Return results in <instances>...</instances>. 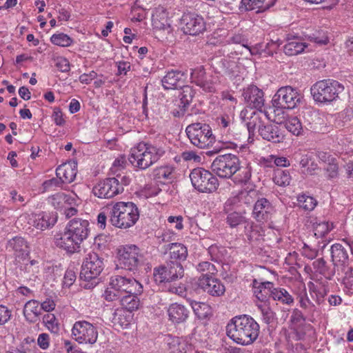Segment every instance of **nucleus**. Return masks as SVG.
<instances>
[{
    "label": "nucleus",
    "instance_id": "1",
    "mask_svg": "<svg viewBox=\"0 0 353 353\" xmlns=\"http://www.w3.org/2000/svg\"><path fill=\"white\" fill-rule=\"evenodd\" d=\"M226 334L235 343L248 345L258 338L259 325L252 317L241 315L229 321L226 326Z\"/></svg>",
    "mask_w": 353,
    "mask_h": 353
},
{
    "label": "nucleus",
    "instance_id": "2",
    "mask_svg": "<svg viewBox=\"0 0 353 353\" xmlns=\"http://www.w3.org/2000/svg\"><path fill=\"white\" fill-rule=\"evenodd\" d=\"M112 225L127 229L133 226L139 218L138 207L132 202H117L107 209Z\"/></svg>",
    "mask_w": 353,
    "mask_h": 353
},
{
    "label": "nucleus",
    "instance_id": "3",
    "mask_svg": "<svg viewBox=\"0 0 353 353\" xmlns=\"http://www.w3.org/2000/svg\"><path fill=\"white\" fill-rule=\"evenodd\" d=\"M164 153V150L161 147L140 142L131 148L128 160L134 167L145 170L157 162Z\"/></svg>",
    "mask_w": 353,
    "mask_h": 353
},
{
    "label": "nucleus",
    "instance_id": "4",
    "mask_svg": "<svg viewBox=\"0 0 353 353\" xmlns=\"http://www.w3.org/2000/svg\"><path fill=\"white\" fill-rule=\"evenodd\" d=\"M142 292L143 285L134 278L115 275L111 276L103 297L108 301H113L126 294H141Z\"/></svg>",
    "mask_w": 353,
    "mask_h": 353
},
{
    "label": "nucleus",
    "instance_id": "5",
    "mask_svg": "<svg viewBox=\"0 0 353 353\" xmlns=\"http://www.w3.org/2000/svg\"><path fill=\"white\" fill-rule=\"evenodd\" d=\"M130 181L127 175L117 174L116 177L106 178L94 185L92 193L99 199H109L121 194Z\"/></svg>",
    "mask_w": 353,
    "mask_h": 353
},
{
    "label": "nucleus",
    "instance_id": "6",
    "mask_svg": "<svg viewBox=\"0 0 353 353\" xmlns=\"http://www.w3.org/2000/svg\"><path fill=\"white\" fill-rule=\"evenodd\" d=\"M104 268L103 259L97 253H88L83 260L80 272V279L88 283L84 285L85 288H92L99 283L98 276Z\"/></svg>",
    "mask_w": 353,
    "mask_h": 353
},
{
    "label": "nucleus",
    "instance_id": "7",
    "mask_svg": "<svg viewBox=\"0 0 353 353\" xmlns=\"http://www.w3.org/2000/svg\"><path fill=\"white\" fill-rule=\"evenodd\" d=\"M310 90L316 101L332 102L344 90V86L337 81L328 79L317 81Z\"/></svg>",
    "mask_w": 353,
    "mask_h": 353
},
{
    "label": "nucleus",
    "instance_id": "8",
    "mask_svg": "<svg viewBox=\"0 0 353 353\" xmlns=\"http://www.w3.org/2000/svg\"><path fill=\"white\" fill-rule=\"evenodd\" d=\"M190 142L199 148H207L214 143L215 137L211 128L205 123H195L189 125L185 130Z\"/></svg>",
    "mask_w": 353,
    "mask_h": 353
},
{
    "label": "nucleus",
    "instance_id": "9",
    "mask_svg": "<svg viewBox=\"0 0 353 353\" xmlns=\"http://www.w3.org/2000/svg\"><path fill=\"white\" fill-rule=\"evenodd\" d=\"M303 97L298 89L292 86L280 88L272 99V105L277 110H292L296 108L302 101Z\"/></svg>",
    "mask_w": 353,
    "mask_h": 353
},
{
    "label": "nucleus",
    "instance_id": "10",
    "mask_svg": "<svg viewBox=\"0 0 353 353\" xmlns=\"http://www.w3.org/2000/svg\"><path fill=\"white\" fill-rule=\"evenodd\" d=\"M212 170L221 178H230L240 169V159L230 153L219 155L211 165Z\"/></svg>",
    "mask_w": 353,
    "mask_h": 353
},
{
    "label": "nucleus",
    "instance_id": "11",
    "mask_svg": "<svg viewBox=\"0 0 353 353\" xmlns=\"http://www.w3.org/2000/svg\"><path fill=\"white\" fill-rule=\"evenodd\" d=\"M190 178L194 188L201 192H213L219 187L217 178L203 168L193 169Z\"/></svg>",
    "mask_w": 353,
    "mask_h": 353
},
{
    "label": "nucleus",
    "instance_id": "12",
    "mask_svg": "<svg viewBox=\"0 0 353 353\" xmlns=\"http://www.w3.org/2000/svg\"><path fill=\"white\" fill-rule=\"evenodd\" d=\"M72 336L79 344H94L98 338L97 327L87 321H76L72 328Z\"/></svg>",
    "mask_w": 353,
    "mask_h": 353
},
{
    "label": "nucleus",
    "instance_id": "13",
    "mask_svg": "<svg viewBox=\"0 0 353 353\" xmlns=\"http://www.w3.org/2000/svg\"><path fill=\"white\" fill-rule=\"evenodd\" d=\"M184 270L179 261H170L154 268V279L156 283H170L183 276Z\"/></svg>",
    "mask_w": 353,
    "mask_h": 353
},
{
    "label": "nucleus",
    "instance_id": "14",
    "mask_svg": "<svg viewBox=\"0 0 353 353\" xmlns=\"http://www.w3.org/2000/svg\"><path fill=\"white\" fill-rule=\"evenodd\" d=\"M119 261L122 268L134 271L141 263H143V256L137 246L134 245H125L120 251Z\"/></svg>",
    "mask_w": 353,
    "mask_h": 353
},
{
    "label": "nucleus",
    "instance_id": "15",
    "mask_svg": "<svg viewBox=\"0 0 353 353\" xmlns=\"http://www.w3.org/2000/svg\"><path fill=\"white\" fill-rule=\"evenodd\" d=\"M6 248L14 258V265L28 261L30 248L28 243L23 237L14 236L10 239L6 243Z\"/></svg>",
    "mask_w": 353,
    "mask_h": 353
},
{
    "label": "nucleus",
    "instance_id": "16",
    "mask_svg": "<svg viewBox=\"0 0 353 353\" xmlns=\"http://www.w3.org/2000/svg\"><path fill=\"white\" fill-rule=\"evenodd\" d=\"M181 28L185 34L197 35L205 30L203 18L195 12H185L181 19Z\"/></svg>",
    "mask_w": 353,
    "mask_h": 353
},
{
    "label": "nucleus",
    "instance_id": "17",
    "mask_svg": "<svg viewBox=\"0 0 353 353\" xmlns=\"http://www.w3.org/2000/svg\"><path fill=\"white\" fill-rule=\"evenodd\" d=\"M257 196L258 193L255 190H243L236 196L226 201L224 205V211L232 210L234 208L241 207L243 204L250 205L256 201Z\"/></svg>",
    "mask_w": 353,
    "mask_h": 353
},
{
    "label": "nucleus",
    "instance_id": "18",
    "mask_svg": "<svg viewBox=\"0 0 353 353\" xmlns=\"http://www.w3.org/2000/svg\"><path fill=\"white\" fill-rule=\"evenodd\" d=\"M197 284L203 291L213 296H221L225 292V288L221 281L212 276H200Z\"/></svg>",
    "mask_w": 353,
    "mask_h": 353
},
{
    "label": "nucleus",
    "instance_id": "19",
    "mask_svg": "<svg viewBox=\"0 0 353 353\" xmlns=\"http://www.w3.org/2000/svg\"><path fill=\"white\" fill-rule=\"evenodd\" d=\"M243 96L248 105L262 112L264 106L263 92L256 85H250L244 90Z\"/></svg>",
    "mask_w": 353,
    "mask_h": 353
},
{
    "label": "nucleus",
    "instance_id": "20",
    "mask_svg": "<svg viewBox=\"0 0 353 353\" xmlns=\"http://www.w3.org/2000/svg\"><path fill=\"white\" fill-rule=\"evenodd\" d=\"M55 243L57 247L68 252L74 253L79 250L81 242L74 238V235H72V233L65 228L63 233L56 236Z\"/></svg>",
    "mask_w": 353,
    "mask_h": 353
},
{
    "label": "nucleus",
    "instance_id": "21",
    "mask_svg": "<svg viewBox=\"0 0 353 353\" xmlns=\"http://www.w3.org/2000/svg\"><path fill=\"white\" fill-rule=\"evenodd\" d=\"M186 78L185 72L172 70L168 71L162 79V85L165 90L178 89L183 86Z\"/></svg>",
    "mask_w": 353,
    "mask_h": 353
},
{
    "label": "nucleus",
    "instance_id": "22",
    "mask_svg": "<svg viewBox=\"0 0 353 353\" xmlns=\"http://www.w3.org/2000/svg\"><path fill=\"white\" fill-rule=\"evenodd\" d=\"M89 222L87 220L74 219L66 226V229L74 235V238L82 243L88 236L90 232Z\"/></svg>",
    "mask_w": 353,
    "mask_h": 353
},
{
    "label": "nucleus",
    "instance_id": "23",
    "mask_svg": "<svg viewBox=\"0 0 353 353\" xmlns=\"http://www.w3.org/2000/svg\"><path fill=\"white\" fill-rule=\"evenodd\" d=\"M258 130L263 139L274 143H281L285 139L283 132L276 125H259Z\"/></svg>",
    "mask_w": 353,
    "mask_h": 353
},
{
    "label": "nucleus",
    "instance_id": "24",
    "mask_svg": "<svg viewBox=\"0 0 353 353\" xmlns=\"http://www.w3.org/2000/svg\"><path fill=\"white\" fill-rule=\"evenodd\" d=\"M331 256L333 265H349L352 261L349 259L348 246H343L341 243H335L331 246Z\"/></svg>",
    "mask_w": 353,
    "mask_h": 353
},
{
    "label": "nucleus",
    "instance_id": "25",
    "mask_svg": "<svg viewBox=\"0 0 353 353\" xmlns=\"http://www.w3.org/2000/svg\"><path fill=\"white\" fill-rule=\"evenodd\" d=\"M48 201L55 209L62 210L63 208H66L68 205H75L77 196H72L64 192H58L49 196Z\"/></svg>",
    "mask_w": 353,
    "mask_h": 353
},
{
    "label": "nucleus",
    "instance_id": "26",
    "mask_svg": "<svg viewBox=\"0 0 353 353\" xmlns=\"http://www.w3.org/2000/svg\"><path fill=\"white\" fill-rule=\"evenodd\" d=\"M272 210L273 207L268 199H257L253 209L254 217L259 222L267 221Z\"/></svg>",
    "mask_w": 353,
    "mask_h": 353
},
{
    "label": "nucleus",
    "instance_id": "27",
    "mask_svg": "<svg viewBox=\"0 0 353 353\" xmlns=\"http://www.w3.org/2000/svg\"><path fill=\"white\" fill-rule=\"evenodd\" d=\"M77 166L74 163H65L60 165L56 169V175L61 178L63 183H70L76 178Z\"/></svg>",
    "mask_w": 353,
    "mask_h": 353
},
{
    "label": "nucleus",
    "instance_id": "28",
    "mask_svg": "<svg viewBox=\"0 0 353 353\" xmlns=\"http://www.w3.org/2000/svg\"><path fill=\"white\" fill-rule=\"evenodd\" d=\"M191 79L193 83L205 92H213L215 91L214 83L211 79H208L205 77V72L203 69L194 70L191 73Z\"/></svg>",
    "mask_w": 353,
    "mask_h": 353
},
{
    "label": "nucleus",
    "instance_id": "29",
    "mask_svg": "<svg viewBox=\"0 0 353 353\" xmlns=\"http://www.w3.org/2000/svg\"><path fill=\"white\" fill-rule=\"evenodd\" d=\"M273 283L270 281L259 282L254 279L252 282L253 292L256 299L261 302H265L271 293L273 288Z\"/></svg>",
    "mask_w": 353,
    "mask_h": 353
},
{
    "label": "nucleus",
    "instance_id": "30",
    "mask_svg": "<svg viewBox=\"0 0 353 353\" xmlns=\"http://www.w3.org/2000/svg\"><path fill=\"white\" fill-rule=\"evenodd\" d=\"M152 26L154 29L167 30L168 34L171 33V27L168 23V14L163 8H159L155 11L152 17Z\"/></svg>",
    "mask_w": 353,
    "mask_h": 353
},
{
    "label": "nucleus",
    "instance_id": "31",
    "mask_svg": "<svg viewBox=\"0 0 353 353\" xmlns=\"http://www.w3.org/2000/svg\"><path fill=\"white\" fill-rule=\"evenodd\" d=\"M33 225L41 230H46L57 222V216L56 214H50L49 213H40L32 216Z\"/></svg>",
    "mask_w": 353,
    "mask_h": 353
},
{
    "label": "nucleus",
    "instance_id": "32",
    "mask_svg": "<svg viewBox=\"0 0 353 353\" xmlns=\"http://www.w3.org/2000/svg\"><path fill=\"white\" fill-rule=\"evenodd\" d=\"M40 303L36 300H30L24 305L23 314L26 319L30 323L37 322L41 315Z\"/></svg>",
    "mask_w": 353,
    "mask_h": 353
},
{
    "label": "nucleus",
    "instance_id": "33",
    "mask_svg": "<svg viewBox=\"0 0 353 353\" xmlns=\"http://www.w3.org/2000/svg\"><path fill=\"white\" fill-rule=\"evenodd\" d=\"M169 350L172 353H185L190 347L185 339L168 335L165 337Z\"/></svg>",
    "mask_w": 353,
    "mask_h": 353
},
{
    "label": "nucleus",
    "instance_id": "34",
    "mask_svg": "<svg viewBox=\"0 0 353 353\" xmlns=\"http://www.w3.org/2000/svg\"><path fill=\"white\" fill-rule=\"evenodd\" d=\"M165 253L169 251L170 257L173 261H184L188 256V250L181 243H171L164 246Z\"/></svg>",
    "mask_w": 353,
    "mask_h": 353
},
{
    "label": "nucleus",
    "instance_id": "35",
    "mask_svg": "<svg viewBox=\"0 0 353 353\" xmlns=\"http://www.w3.org/2000/svg\"><path fill=\"white\" fill-rule=\"evenodd\" d=\"M170 319L175 323H179L187 319L189 312L182 305L173 303L170 305L168 310Z\"/></svg>",
    "mask_w": 353,
    "mask_h": 353
},
{
    "label": "nucleus",
    "instance_id": "36",
    "mask_svg": "<svg viewBox=\"0 0 353 353\" xmlns=\"http://www.w3.org/2000/svg\"><path fill=\"white\" fill-rule=\"evenodd\" d=\"M181 88L182 89V92L179 95V106H181L182 109L181 110V111L174 112V115L175 117H180L181 115H183L184 114L185 108L189 105L190 103L192 101L194 94L192 88L188 85H185L184 84L183 86L181 87Z\"/></svg>",
    "mask_w": 353,
    "mask_h": 353
},
{
    "label": "nucleus",
    "instance_id": "37",
    "mask_svg": "<svg viewBox=\"0 0 353 353\" xmlns=\"http://www.w3.org/2000/svg\"><path fill=\"white\" fill-rule=\"evenodd\" d=\"M139 294H126L121 296L119 300L121 308H124L127 312H132L137 310L139 306L140 301L138 298Z\"/></svg>",
    "mask_w": 353,
    "mask_h": 353
},
{
    "label": "nucleus",
    "instance_id": "38",
    "mask_svg": "<svg viewBox=\"0 0 353 353\" xmlns=\"http://www.w3.org/2000/svg\"><path fill=\"white\" fill-rule=\"evenodd\" d=\"M312 265L316 272L323 275L327 279H332L335 274L334 268H331L329 267L327 265L326 261L323 258L315 260L313 262Z\"/></svg>",
    "mask_w": 353,
    "mask_h": 353
},
{
    "label": "nucleus",
    "instance_id": "39",
    "mask_svg": "<svg viewBox=\"0 0 353 353\" xmlns=\"http://www.w3.org/2000/svg\"><path fill=\"white\" fill-rule=\"evenodd\" d=\"M271 297L274 300L283 304L291 305L294 303L293 297L284 288H274L271 290Z\"/></svg>",
    "mask_w": 353,
    "mask_h": 353
},
{
    "label": "nucleus",
    "instance_id": "40",
    "mask_svg": "<svg viewBox=\"0 0 353 353\" xmlns=\"http://www.w3.org/2000/svg\"><path fill=\"white\" fill-rule=\"evenodd\" d=\"M307 47L305 43L301 42L298 39L289 41L284 46V52L288 56L296 55L303 52Z\"/></svg>",
    "mask_w": 353,
    "mask_h": 353
},
{
    "label": "nucleus",
    "instance_id": "41",
    "mask_svg": "<svg viewBox=\"0 0 353 353\" xmlns=\"http://www.w3.org/2000/svg\"><path fill=\"white\" fill-rule=\"evenodd\" d=\"M262 315V321L267 325L274 324L276 322V313L265 303L256 305Z\"/></svg>",
    "mask_w": 353,
    "mask_h": 353
},
{
    "label": "nucleus",
    "instance_id": "42",
    "mask_svg": "<svg viewBox=\"0 0 353 353\" xmlns=\"http://www.w3.org/2000/svg\"><path fill=\"white\" fill-rule=\"evenodd\" d=\"M127 312L124 308H117L112 313L110 319L114 326L125 327L128 325L129 321L126 316Z\"/></svg>",
    "mask_w": 353,
    "mask_h": 353
},
{
    "label": "nucleus",
    "instance_id": "43",
    "mask_svg": "<svg viewBox=\"0 0 353 353\" xmlns=\"http://www.w3.org/2000/svg\"><path fill=\"white\" fill-rule=\"evenodd\" d=\"M189 302L195 315L199 319H204L208 316L210 312V307L208 305L193 300H189Z\"/></svg>",
    "mask_w": 353,
    "mask_h": 353
},
{
    "label": "nucleus",
    "instance_id": "44",
    "mask_svg": "<svg viewBox=\"0 0 353 353\" xmlns=\"http://www.w3.org/2000/svg\"><path fill=\"white\" fill-rule=\"evenodd\" d=\"M285 128L294 135L299 136L303 132V126L296 117L290 118L285 123Z\"/></svg>",
    "mask_w": 353,
    "mask_h": 353
},
{
    "label": "nucleus",
    "instance_id": "45",
    "mask_svg": "<svg viewBox=\"0 0 353 353\" xmlns=\"http://www.w3.org/2000/svg\"><path fill=\"white\" fill-rule=\"evenodd\" d=\"M273 180L278 185L286 186L290 184L291 176L289 171L278 168L274 170Z\"/></svg>",
    "mask_w": 353,
    "mask_h": 353
},
{
    "label": "nucleus",
    "instance_id": "46",
    "mask_svg": "<svg viewBox=\"0 0 353 353\" xmlns=\"http://www.w3.org/2000/svg\"><path fill=\"white\" fill-rule=\"evenodd\" d=\"M196 269L201 272V276L210 277L214 275L217 270L215 265L208 261H203L198 264Z\"/></svg>",
    "mask_w": 353,
    "mask_h": 353
},
{
    "label": "nucleus",
    "instance_id": "47",
    "mask_svg": "<svg viewBox=\"0 0 353 353\" xmlns=\"http://www.w3.org/2000/svg\"><path fill=\"white\" fill-rule=\"evenodd\" d=\"M43 323L52 333L57 334L59 332L58 321L53 314H45L43 317Z\"/></svg>",
    "mask_w": 353,
    "mask_h": 353
},
{
    "label": "nucleus",
    "instance_id": "48",
    "mask_svg": "<svg viewBox=\"0 0 353 353\" xmlns=\"http://www.w3.org/2000/svg\"><path fill=\"white\" fill-rule=\"evenodd\" d=\"M297 201L301 208L308 211L314 210L317 203L313 197L305 194L299 196Z\"/></svg>",
    "mask_w": 353,
    "mask_h": 353
},
{
    "label": "nucleus",
    "instance_id": "49",
    "mask_svg": "<svg viewBox=\"0 0 353 353\" xmlns=\"http://www.w3.org/2000/svg\"><path fill=\"white\" fill-rule=\"evenodd\" d=\"M225 211L228 213L226 223L231 228H236L245 221V217L239 212Z\"/></svg>",
    "mask_w": 353,
    "mask_h": 353
},
{
    "label": "nucleus",
    "instance_id": "50",
    "mask_svg": "<svg viewBox=\"0 0 353 353\" xmlns=\"http://www.w3.org/2000/svg\"><path fill=\"white\" fill-rule=\"evenodd\" d=\"M50 41L52 43L62 47L70 46L72 43V39L63 33L53 34Z\"/></svg>",
    "mask_w": 353,
    "mask_h": 353
},
{
    "label": "nucleus",
    "instance_id": "51",
    "mask_svg": "<svg viewBox=\"0 0 353 353\" xmlns=\"http://www.w3.org/2000/svg\"><path fill=\"white\" fill-rule=\"evenodd\" d=\"M238 174L234 177V182L238 183H246L251 177V169L249 167H241L237 171Z\"/></svg>",
    "mask_w": 353,
    "mask_h": 353
},
{
    "label": "nucleus",
    "instance_id": "52",
    "mask_svg": "<svg viewBox=\"0 0 353 353\" xmlns=\"http://www.w3.org/2000/svg\"><path fill=\"white\" fill-rule=\"evenodd\" d=\"M38 264L37 261L31 260L28 263L22 262L21 263H19L16 265L17 268H19L21 271H23L24 273H29L32 274H34L39 271L38 266L36 265Z\"/></svg>",
    "mask_w": 353,
    "mask_h": 353
},
{
    "label": "nucleus",
    "instance_id": "53",
    "mask_svg": "<svg viewBox=\"0 0 353 353\" xmlns=\"http://www.w3.org/2000/svg\"><path fill=\"white\" fill-rule=\"evenodd\" d=\"M309 38L311 41L320 45H325L329 41L326 32L323 30L315 31L309 35Z\"/></svg>",
    "mask_w": 353,
    "mask_h": 353
},
{
    "label": "nucleus",
    "instance_id": "54",
    "mask_svg": "<svg viewBox=\"0 0 353 353\" xmlns=\"http://www.w3.org/2000/svg\"><path fill=\"white\" fill-rule=\"evenodd\" d=\"M173 168L170 166L160 167L156 170V176L159 179H171L173 177Z\"/></svg>",
    "mask_w": 353,
    "mask_h": 353
},
{
    "label": "nucleus",
    "instance_id": "55",
    "mask_svg": "<svg viewBox=\"0 0 353 353\" xmlns=\"http://www.w3.org/2000/svg\"><path fill=\"white\" fill-rule=\"evenodd\" d=\"M309 288L310 291L315 294L317 303L321 304L323 301L324 296L327 294L326 289L324 287L318 288L312 283H309Z\"/></svg>",
    "mask_w": 353,
    "mask_h": 353
},
{
    "label": "nucleus",
    "instance_id": "56",
    "mask_svg": "<svg viewBox=\"0 0 353 353\" xmlns=\"http://www.w3.org/2000/svg\"><path fill=\"white\" fill-rule=\"evenodd\" d=\"M63 183L61 178L57 176V178L45 181L42 185L44 191H49L52 190L54 188L61 187Z\"/></svg>",
    "mask_w": 353,
    "mask_h": 353
},
{
    "label": "nucleus",
    "instance_id": "57",
    "mask_svg": "<svg viewBox=\"0 0 353 353\" xmlns=\"http://www.w3.org/2000/svg\"><path fill=\"white\" fill-rule=\"evenodd\" d=\"M265 0H241V5L246 10L261 8Z\"/></svg>",
    "mask_w": 353,
    "mask_h": 353
},
{
    "label": "nucleus",
    "instance_id": "58",
    "mask_svg": "<svg viewBox=\"0 0 353 353\" xmlns=\"http://www.w3.org/2000/svg\"><path fill=\"white\" fill-rule=\"evenodd\" d=\"M330 230L331 228H330L328 223L322 222L318 223L314 227V234L318 237H322L328 233Z\"/></svg>",
    "mask_w": 353,
    "mask_h": 353
},
{
    "label": "nucleus",
    "instance_id": "59",
    "mask_svg": "<svg viewBox=\"0 0 353 353\" xmlns=\"http://www.w3.org/2000/svg\"><path fill=\"white\" fill-rule=\"evenodd\" d=\"M330 179L336 178L338 176L339 166L334 159L330 162L325 168Z\"/></svg>",
    "mask_w": 353,
    "mask_h": 353
},
{
    "label": "nucleus",
    "instance_id": "60",
    "mask_svg": "<svg viewBox=\"0 0 353 353\" xmlns=\"http://www.w3.org/2000/svg\"><path fill=\"white\" fill-rule=\"evenodd\" d=\"M12 316V311L6 306L0 305V325L6 323Z\"/></svg>",
    "mask_w": 353,
    "mask_h": 353
},
{
    "label": "nucleus",
    "instance_id": "61",
    "mask_svg": "<svg viewBox=\"0 0 353 353\" xmlns=\"http://www.w3.org/2000/svg\"><path fill=\"white\" fill-rule=\"evenodd\" d=\"M30 349L28 347V340L25 339L21 344L17 347H12L7 353H29Z\"/></svg>",
    "mask_w": 353,
    "mask_h": 353
},
{
    "label": "nucleus",
    "instance_id": "62",
    "mask_svg": "<svg viewBox=\"0 0 353 353\" xmlns=\"http://www.w3.org/2000/svg\"><path fill=\"white\" fill-rule=\"evenodd\" d=\"M76 278V273L74 270H67L63 277V285L67 287L71 286L75 281Z\"/></svg>",
    "mask_w": 353,
    "mask_h": 353
},
{
    "label": "nucleus",
    "instance_id": "63",
    "mask_svg": "<svg viewBox=\"0 0 353 353\" xmlns=\"http://www.w3.org/2000/svg\"><path fill=\"white\" fill-rule=\"evenodd\" d=\"M55 65L62 72H66L70 70V63L68 60L64 57H58L55 60Z\"/></svg>",
    "mask_w": 353,
    "mask_h": 353
},
{
    "label": "nucleus",
    "instance_id": "64",
    "mask_svg": "<svg viewBox=\"0 0 353 353\" xmlns=\"http://www.w3.org/2000/svg\"><path fill=\"white\" fill-rule=\"evenodd\" d=\"M37 344L42 350H47L50 346V336L46 333L40 334L37 338Z\"/></svg>",
    "mask_w": 353,
    "mask_h": 353
}]
</instances>
